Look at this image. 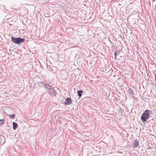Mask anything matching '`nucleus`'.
<instances>
[{"label": "nucleus", "instance_id": "nucleus-1", "mask_svg": "<svg viewBox=\"0 0 156 156\" xmlns=\"http://www.w3.org/2000/svg\"><path fill=\"white\" fill-rule=\"evenodd\" d=\"M150 113H152V111L148 110H146L142 114L141 117V120L143 122H146L147 119L149 117Z\"/></svg>", "mask_w": 156, "mask_h": 156}, {"label": "nucleus", "instance_id": "nucleus-2", "mask_svg": "<svg viewBox=\"0 0 156 156\" xmlns=\"http://www.w3.org/2000/svg\"><path fill=\"white\" fill-rule=\"evenodd\" d=\"M11 39L13 42L18 44L23 42L25 41L24 38H22L20 37L15 38L13 37H11Z\"/></svg>", "mask_w": 156, "mask_h": 156}, {"label": "nucleus", "instance_id": "nucleus-3", "mask_svg": "<svg viewBox=\"0 0 156 156\" xmlns=\"http://www.w3.org/2000/svg\"><path fill=\"white\" fill-rule=\"evenodd\" d=\"M48 92L51 95H52L56 97L57 93L54 88L51 87L50 89L48 90Z\"/></svg>", "mask_w": 156, "mask_h": 156}, {"label": "nucleus", "instance_id": "nucleus-4", "mask_svg": "<svg viewBox=\"0 0 156 156\" xmlns=\"http://www.w3.org/2000/svg\"><path fill=\"white\" fill-rule=\"evenodd\" d=\"M72 100L71 98H67L65 100V104L66 105H69L72 103Z\"/></svg>", "mask_w": 156, "mask_h": 156}, {"label": "nucleus", "instance_id": "nucleus-5", "mask_svg": "<svg viewBox=\"0 0 156 156\" xmlns=\"http://www.w3.org/2000/svg\"><path fill=\"white\" fill-rule=\"evenodd\" d=\"M139 144V141L137 140H134V143L133 144V147H136Z\"/></svg>", "mask_w": 156, "mask_h": 156}, {"label": "nucleus", "instance_id": "nucleus-6", "mask_svg": "<svg viewBox=\"0 0 156 156\" xmlns=\"http://www.w3.org/2000/svg\"><path fill=\"white\" fill-rule=\"evenodd\" d=\"M128 91L129 96L131 97H133L134 95L133 90L132 89L129 88V89Z\"/></svg>", "mask_w": 156, "mask_h": 156}, {"label": "nucleus", "instance_id": "nucleus-7", "mask_svg": "<svg viewBox=\"0 0 156 156\" xmlns=\"http://www.w3.org/2000/svg\"><path fill=\"white\" fill-rule=\"evenodd\" d=\"M44 87H45L48 90H48L50 89L51 87V85H49L46 84V85H45L44 86Z\"/></svg>", "mask_w": 156, "mask_h": 156}, {"label": "nucleus", "instance_id": "nucleus-8", "mask_svg": "<svg viewBox=\"0 0 156 156\" xmlns=\"http://www.w3.org/2000/svg\"><path fill=\"white\" fill-rule=\"evenodd\" d=\"M83 92L82 90H78L77 91V93L79 97H81L82 96V94Z\"/></svg>", "mask_w": 156, "mask_h": 156}, {"label": "nucleus", "instance_id": "nucleus-9", "mask_svg": "<svg viewBox=\"0 0 156 156\" xmlns=\"http://www.w3.org/2000/svg\"><path fill=\"white\" fill-rule=\"evenodd\" d=\"M13 129L14 130L16 129L17 127V124L15 122H13L12 123Z\"/></svg>", "mask_w": 156, "mask_h": 156}, {"label": "nucleus", "instance_id": "nucleus-10", "mask_svg": "<svg viewBox=\"0 0 156 156\" xmlns=\"http://www.w3.org/2000/svg\"><path fill=\"white\" fill-rule=\"evenodd\" d=\"M9 116L11 118H13L15 117V115L14 114L9 115Z\"/></svg>", "mask_w": 156, "mask_h": 156}, {"label": "nucleus", "instance_id": "nucleus-11", "mask_svg": "<svg viewBox=\"0 0 156 156\" xmlns=\"http://www.w3.org/2000/svg\"><path fill=\"white\" fill-rule=\"evenodd\" d=\"M4 122V119L0 120V125L2 124Z\"/></svg>", "mask_w": 156, "mask_h": 156}, {"label": "nucleus", "instance_id": "nucleus-12", "mask_svg": "<svg viewBox=\"0 0 156 156\" xmlns=\"http://www.w3.org/2000/svg\"><path fill=\"white\" fill-rule=\"evenodd\" d=\"M117 51H115V52L114 53V55H115V58H116V55H117Z\"/></svg>", "mask_w": 156, "mask_h": 156}, {"label": "nucleus", "instance_id": "nucleus-13", "mask_svg": "<svg viewBox=\"0 0 156 156\" xmlns=\"http://www.w3.org/2000/svg\"><path fill=\"white\" fill-rule=\"evenodd\" d=\"M40 83L41 84L44 85V86L45 85H46V84L45 83H44L43 82H40Z\"/></svg>", "mask_w": 156, "mask_h": 156}, {"label": "nucleus", "instance_id": "nucleus-14", "mask_svg": "<svg viewBox=\"0 0 156 156\" xmlns=\"http://www.w3.org/2000/svg\"><path fill=\"white\" fill-rule=\"evenodd\" d=\"M152 148V147H148V148Z\"/></svg>", "mask_w": 156, "mask_h": 156}, {"label": "nucleus", "instance_id": "nucleus-15", "mask_svg": "<svg viewBox=\"0 0 156 156\" xmlns=\"http://www.w3.org/2000/svg\"><path fill=\"white\" fill-rule=\"evenodd\" d=\"M153 1H155V0H153Z\"/></svg>", "mask_w": 156, "mask_h": 156}]
</instances>
